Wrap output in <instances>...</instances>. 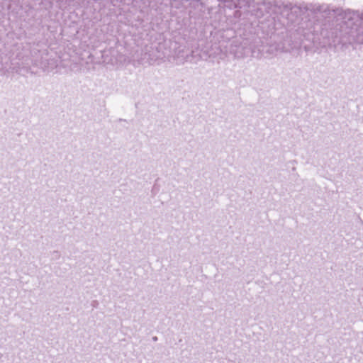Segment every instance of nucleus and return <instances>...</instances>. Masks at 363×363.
Returning a JSON list of instances; mask_svg holds the SVG:
<instances>
[{"label":"nucleus","mask_w":363,"mask_h":363,"mask_svg":"<svg viewBox=\"0 0 363 363\" xmlns=\"http://www.w3.org/2000/svg\"><path fill=\"white\" fill-rule=\"evenodd\" d=\"M361 19L363 21V13L361 16Z\"/></svg>","instance_id":"2"},{"label":"nucleus","mask_w":363,"mask_h":363,"mask_svg":"<svg viewBox=\"0 0 363 363\" xmlns=\"http://www.w3.org/2000/svg\"><path fill=\"white\" fill-rule=\"evenodd\" d=\"M171 5L172 7L178 8L179 7V1L173 0L172 2L171 3Z\"/></svg>","instance_id":"1"}]
</instances>
